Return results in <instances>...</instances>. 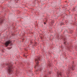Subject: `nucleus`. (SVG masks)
<instances>
[{
  "mask_svg": "<svg viewBox=\"0 0 77 77\" xmlns=\"http://www.w3.org/2000/svg\"><path fill=\"white\" fill-rule=\"evenodd\" d=\"M69 74V72L68 73H67V74Z\"/></svg>",
  "mask_w": 77,
  "mask_h": 77,
  "instance_id": "11",
  "label": "nucleus"
},
{
  "mask_svg": "<svg viewBox=\"0 0 77 77\" xmlns=\"http://www.w3.org/2000/svg\"><path fill=\"white\" fill-rule=\"evenodd\" d=\"M39 60H40L39 59V58L38 57L37 59H35V63H36V66H35V68H36V66H38V63H39V62L38 61Z\"/></svg>",
  "mask_w": 77,
  "mask_h": 77,
  "instance_id": "2",
  "label": "nucleus"
},
{
  "mask_svg": "<svg viewBox=\"0 0 77 77\" xmlns=\"http://www.w3.org/2000/svg\"><path fill=\"white\" fill-rule=\"evenodd\" d=\"M11 44V41L9 40L5 42V47H8V45H9V44Z\"/></svg>",
  "mask_w": 77,
  "mask_h": 77,
  "instance_id": "3",
  "label": "nucleus"
},
{
  "mask_svg": "<svg viewBox=\"0 0 77 77\" xmlns=\"http://www.w3.org/2000/svg\"><path fill=\"white\" fill-rule=\"evenodd\" d=\"M64 44H65V42H64Z\"/></svg>",
  "mask_w": 77,
  "mask_h": 77,
  "instance_id": "12",
  "label": "nucleus"
},
{
  "mask_svg": "<svg viewBox=\"0 0 77 77\" xmlns=\"http://www.w3.org/2000/svg\"><path fill=\"white\" fill-rule=\"evenodd\" d=\"M70 69H71L72 70H74V66H72V68L70 67V68H69V70Z\"/></svg>",
  "mask_w": 77,
  "mask_h": 77,
  "instance_id": "5",
  "label": "nucleus"
},
{
  "mask_svg": "<svg viewBox=\"0 0 77 77\" xmlns=\"http://www.w3.org/2000/svg\"><path fill=\"white\" fill-rule=\"evenodd\" d=\"M74 10H75V8H73V11H74Z\"/></svg>",
  "mask_w": 77,
  "mask_h": 77,
  "instance_id": "7",
  "label": "nucleus"
},
{
  "mask_svg": "<svg viewBox=\"0 0 77 77\" xmlns=\"http://www.w3.org/2000/svg\"><path fill=\"white\" fill-rule=\"evenodd\" d=\"M38 70H37V71H38Z\"/></svg>",
  "mask_w": 77,
  "mask_h": 77,
  "instance_id": "13",
  "label": "nucleus"
},
{
  "mask_svg": "<svg viewBox=\"0 0 77 77\" xmlns=\"http://www.w3.org/2000/svg\"><path fill=\"white\" fill-rule=\"evenodd\" d=\"M3 22V20L1 19L0 21V24H1L2 22Z\"/></svg>",
  "mask_w": 77,
  "mask_h": 77,
  "instance_id": "6",
  "label": "nucleus"
},
{
  "mask_svg": "<svg viewBox=\"0 0 77 77\" xmlns=\"http://www.w3.org/2000/svg\"><path fill=\"white\" fill-rule=\"evenodd\" d=\"M46 24V23H45V22L44 23V24Z\"/></svg>",
  "mask_w": 77,
  "mask_h": 77,
  "instance_id": "8",
  "label": "nucleus"
},
{
  "mask_svg": "<svg viewBox=\"0 0 77 77\" xmlns=\"http://www.w3.org/2000/svg\"><path fill=\"white\" fill-rule=\"evenodd\" d=\"M59 75H60V76H61V75H62V74L61 73V72H58L57 73V76L58 77H59Z\"/></svg>",
  "mask_w": 77,
  "mask_h": 77,
  "instance_id": "4",
  "label": "nucleus"
},
{
  "mask_svg": "<svg viewBox=\"0 0 77 77\" xmlns=\"http://www.w3.org/2000/svg\"><path fill=\"white\" fill-rule=\"evenodd\" d=\"M45 77H46V76H45Z\"/></svg>",
  "mask_w": 77,
  "mask_h": 77,
  "instance_id": "14",
  "label": "nucleus"
},
{
  "mask_svg": "<svg viewBox=\"0 0 77 77\" xmlns=\"http://www.w3.org/2000/svg\"><path fill=\"white\" fill-rule=\"evenodd\" d=\"M48 73H49V74H50V72H49Z\"/></svg>",
  "mask_w": 77,
  "mask_h": 77,
  "instance_id": "9",
  "label": "nucleus"
},
{
  "mask_svg": "<svg viewBox=\"0 0 77 77\" xmlns=\"http://www.w3.org/2000/svg\"><path fill=\"white\" fill-rule=\"evenodd\" d=\"M41 69H40V70H39V71H41Z\"/></svg>",
  "mask_w": 77,
  "mask_h": 77,
  "instance_id": "10",
  "label": "nucleus"
},
{
  "mask_svg": "<svg viewBox=\"0 0 77 77\" xmlns=\"http://www.w3.org/2000/svg\"><path fill=\"white\" fill-rule=\"evenodd\" d=\"M7 65L8 66V69L9 74L10 75L12 74H13V71L12 70V63L8 64Z\"/></svg>",
  "mask_w": 77,
  "mask_h": 77,
  "instance_id": "1",
  "label": "nucleus"
}]
</instances>
